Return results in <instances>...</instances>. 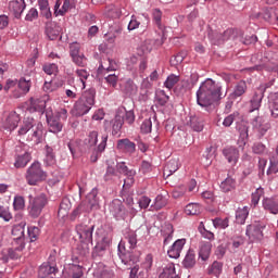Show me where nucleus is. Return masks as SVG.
Wrapping results in <instances>:
<instances>
[{"mask_svg": "<svg viewBox=\"0 0 278 278\" xmlns=\"http://www.w3.org/2000/svg\"><path fill=\"white\" fill-rule=\"evenodd\" d=\"M110 124L112 125V136H118L123 129V117L115 116V119L111 121Z\"/></svg>", "mask_w": 278, "mask_h": 278, "instance_id": "obj_38", "label": "nucleus"}, {"mask_svg": "<svg viewBox=\"0 0 278 278\" xmlns=\"http://www.w3.org/2000/svg\"><path fill=\"white\" fill-rule=\"evenodd\" d=\"M140 129H141L142 134H151V130H152L151 117H149L148 119H144L142 122V125L140 126Z\"/></svg>", "mask_w": 278, "mask_h": 278, "instance_id": "obj_60", "label": "nucleus"}, {"mask_svg": "<svg viewBox=\"0 0 278 278\" xmlns=\"http://www.w3.org/2000/svg\"><path fill=\"white\" fill-rule=\"evenodd\" d=\"M67 273L72 278H81V276L84 275L81 266L79 265H70Z\"/></svg>", "mask_w": 278, "mask_h": 278, "instance_id": "obj_47", "label": "nucleus"}, {"mask_svg": "<svg viewBox=\"0 0 278 278\" xmlns=\"http://www.w3.org/2000/svg\"><path fill=\"white\" fill-rule=\"evenodd\" d=\"M93 229L94 225L79 224L76 226L79 243L77 245V252L83 257L89 255L90 244H93Z\"/></svg>", "mask_w": 278, "mask_h": 278, "instance_id": "obj_3", "label": "nucleus"}, {"mask_svg": "<svg viewBox=\"0 0 278 278\" xmlns=\"http://www.w3.org/2000/svg\"><path fill=\"white\" fill-rule=\"evenodd\" d=\"M47 117V123L49 126V131H51L52 134H60V131H62L63 129V124H61L58 115H46Z\"/></svg>", "mask_w": 278, "mask_h": 278, "instance_id": "obj_21", "label": "nucleus"}, {"mask_svg": "<svg viewBox=\"0 0 278 278\" xmlns=\"http://www.w3.org/2000/svg\"><path fill=\"white\" fill-rule=\"evenodd\" d=\"M20 232L18 237H14V241L12 242V249L9 250V257L15 258V255L13 254V251H22L25 248V241H24V229L22 226H15V228L12 229V235H17Z\"/></svg>", "mask_w": 278, "mask_h": 278, "instance_id": "obj_11", "label": "nucleus"}, {"mask_svg": "<svg viewBox=\"0 0 278 278\" xmlns=\"http://www.w3.org/2000/svg\"><path fill=\"white\" fill-rule=\"evenodd\" d=\"M223 271V263L213 262L211 267H208V275L219 277Z\"/></svg>", "mask_w": 278, "mask_h": 278, "instance_id": "obj_49", "label": "nucleus"}, {"mask_svg": "<svg viewBox=\"0 0 278 278\" xmlns=\"http://www.w3.org/2000/svg\"><path fill=\"white\" fill-rule=\"evenodd\" d=\"M17 135L20 138L27 136V141H33L34 144H40L43 141L45 126L41 122H37L36 124L33 117H26L23 125L20 126Z\"/></svg>", "mask_w": 278, "mask_h": 278, "instance_id": "obj_2", "label": "nucleus"}, {"mask_svg": "<svg viewBox=\"0 0 278 278\" xmlns=\"http://www.w3.org/2000/svg\"><path fill=\"white\" fill-rule=\"evenodd\" d=\"M106 15L110 16L111 18H121L123 15V11L121 8H117L115 5H112L108 9Z\"/></svg>", "mask_w": 278, "mask_h": 278, "instance_id": "obj_53", "label": "nucleus"}, {"mask_svg": "<svg viewBox=\"0 0 278 278\" xmlns=\"http://www.w3.org/2000/svg\"><path fill=\"white\" fill-rule=\"evenodd\" d=\"M266 228L265 222H254L247 226L245 235L249 236L250 239L262 240L264 238V229Z\"/></svg>", "mask_w": 278, "mask_h": 278, "instance_id": "obj_13", "label": "nucleus"}, {"mask_svg": "<svg viewBox=\"0 0 278 278\" xmlns=\"http://www.w3.org/2000/svg\"><path fill=\"white\" fill-rule=\"evenodd\" d=\"M249 217V207L238 208L236 211V222L243 225Z\"/></svg>", "mask_w": 278, "mask_h": 278, "instance_id": "obj_42", "label": "nucleus"}, {"mask_svg": "<svg viewBox=\"0 0 278 278\" xmlns=\"http://www.w3.org/2000/svg\"><path fill=\"white\" fill-rule=\"evenodd\" d=\"M167 204V199L164 198V195L159 194L156 195V199L154 201V203L151 205L150 210L154 211V210H161L163 207H165Z\"/></svg>", "mask_w": 278, "mask_h": 278, "instance_id": "obj_45", "label": "nucleus"}, {"mask_svg": "<svg viewBox=\"0 0 278 278\" xmlns=\"http://www.w3.org/2000/svg\"><path fill=\"white\" fill-rule=\"evenodd\" d=\"M56 162L55 154L51 147H46V164L51 166L54 165Z\"/></svg>", "mask_w": 278, "mask_h": 278, "instance_id": "obj_51", "label": "nucleus"}, {"mask_svg": "<svg viewBox=\"0 0 278 278\" xmlns=\"http://www.w3.org/2000/svg\"><path fill=\"white\" fill-rule=\"evenodd\" d=\"M97 90L90 88L84 92V94L78 99L72 110V114L75 116H84L89 113V111L96 104Z\"/></svg>", "mask_w": 278, "mask_h": 278, "instance_id": "obj_4", "label": "nucleus"}, {"mask_svg": "<svg viewBox=\"0 0 278 278\" xmlns=\"http://www.w3.org/2000/svg\"><path fill=\"white\" fill-rule=\"evenodd\" d=\"M30 161H31V154L28 152H25L24 154H20V156L16 157V162L14 163V166L16 168L25 167Z\"/></svg>", "mask_w": 278, "mask_h": 278, "instance_id": "obj_40", "label": "nucleus"}, {"mask_svg": "<svg viewBox=\"0 0 278 278\" xmlns=\"http://www.w3.org/2000/svg\"><path fill=\"white\" fill-rule=\"evenodd\" d=\"M248 89L247 83L244 80H239V83L233 87V92L230 94V99L236 100L241 98Z\"/></svg>", "mask_w": 278, "mask_h": 278, "instance_id": "obj_30", "label": "nucleus"}, {"mask_svg": "<svg viewBox=\"0 0 278 278\" xmlns=\"http://www.w3.org/2000/svg\"><path fill=\"white\" fill-rule=\"evenodd\" d=\"M138 239L137 233L135 231H128L124 239L119 241L118 250H119V257L122 258L124 264H128L129 261L136 263V257L131 256L130 250L137 247Z\"/></svg>", "mask_w": 278, "mask_h": 278, "instance_id": "obj_5", "label": "nucleus"}, {"mask_svg": "<svg viewBox=\"0 0 278 278\" xmlns=\"http://www.w3.org/2000/svg\"><path fill=\"white\" fill-rule=\"evenodd\" d=\"M223 154L230 165L232 166L237 165V162L240 157V152L237 150V148H233V147L225 148V150L223 151Z\"/></svg>", "mask_w": 278, "mask_h": 278, "instance_id": "obj_24", "label": "nucleus"}, {"mask_svg": "<svg viewBox=\"0 0 278 278\" xmlns=\"http://www.w3.org/2000/svg\"><path fill=\"white\" fill-rule=\"evenodd\" d=\"M263 208L270 214H278V198L263 199Z\"/></svg>", "mask_w": 278, "mask_h": 278, "instance_id": "obj_27", "label": "nucleus"}, {"mask_svg": "<svg viewBox=\"0 0 278 278\" xmlns=\"http://www.w3.org/2000/svg\"><path fill=\"white\" fill-rule=\"evenodd\" d=\"M116 169L124 176H126L127 178L124 179V184H123V188H130L131 186H134L135 182V176L137 175L136 169L134 168H128L126 166L125 162H121L116 164Z\"/></svg>", "mask_w": 278, "mask_h": 278, "instance_id": "obj_12", "label": "nucleus"}, {"mask_svg": "<svg viewBox=\"0 0 278 278\" xmlns=\"http://www.w3.org/2000/svg\"><path fill=\"white\" fill-rule=\"evenodd\" d=\"M46 22V35L49 37L50 40H55V38L60 35V27L56 26L51 18Z\"/></svg>", "mask_w": 278, "mask_h": 278, "instance_id": "obj_28", "label": "nucleus"}, {"mask_svg": "<svg viewBox=\"0 0 278 278\" xmlns=\"http://www.w3.org/2000/svg\"><path fill=\"white\" fill-rule=\"evenodd\" d=\"M38 7L41 16H43L46 20H52V12L49 5V0H38Z\"/></svg>", "mask_w": 278, "mask_h": 278, "instance_id": "obj_33", "label": "nucleus"}, {"mask_svg": "<svg viewBox=\"0 0 278 278\" xmlns=\"http://www.w3.org/2000/svg\"><path fill=\"white\" fill-rule=\"evenodd\" d=\"M109 26H110V28H109L108 34L113 35L114 38H116L123 31V28H122L121 24H118V23H112V24H109Z\"/></svg>", "mask_w": 278, "mask_h": 278, "instance_id": "obj_54", "label": "nucleus"}, {"mask_svg": "<svg viewBox=\"0 0 278 278\" xmlns=\"http://www.w3.org/2000/svg\"><path fill=\"white\" fill-rule=\"evenodd\" d=\"M47 173L41 168L39 162H34L31 166L27 168L25 179L28 186H38L39 182L45 181Z\"/></svg>", "mask_w": 278, "mask_h": 278, "instance_id": "obj_6", "label": "nucleus"}, {"mask_svg": "<svg viewBox=\"0 0 278 278\" xmlns=\"http://www.w3.org/2000/svg\"><path fill=\"white\" fill-rule=\"evenodd\" d=\"M178 83H179V75L172 74V75H168L167 79L165 80L164 87L170 90Z\"/></svg>", "mask_w": 278, "mask_h": 278, "instance_id": "obj_52", "label": "nucleus"}, {"mask_svg": "<svg viewBox=\"0 0 278 278\" xmlns=\"http://www.w3.org/2000/svg\"><path fill=\"white\" fill-rule=\"evenodd\" d=\"M233 37L232 28H228L226 31H218V30H208V40L214 46H220L223 42L230 40Z\"/></svg>", "mask_w": 278, "mask_h": 278, "instance_id": "obj_10", "label": "nucleus"}, {"mask_svg": "<svg viewBox=\"0 0 278 278\" xmlns=\"http://www.w3.org/2000/svg\"><path fill=\"white\" fill-rule=\"evenodd\" d=\"M13 207L15 210H23L25 207V199L23 198V195H15Z\"/></svg>", "mask_w": 278, "mask_h": 278, "instance_id": "obj_61", "label": "nucleus"}, {"mask_svg": "<svg viewBox=\"0 0 278 278\" xmlns=\"http://www.w3.org/2000/svg\"><path fill=\"white\" fill-rule=\"evenodd\" d=\"M159 278H179L175 269V263H168L163 267Z\"/></svg>", "mask_w": 278, "mask_h": 278, "instance_id": "obj_29", "label": "nucleus"}, {"mask_svg": "<svg viewBox=\"0 0 278 278\" xmlns=\"http://www.w3.org/2000/svg\"><path fill=\"white\" fill-rule=\"evenodd\" d=\"M211 251H212V243H210V241H205V242L201 243L199 257L202 261H206L211 255Z\"/></svg>", "mask_w": 278, "mask_h": 278, "instance_id": "obj_39", "label": "nucleus"}, {"mask_svg": "<svg viewBox=\"0 0 278 278\" xmlns=\"http://www.w3.org/2000/svg\"><path fill=\"white\" fill-rule=\"evenodd\" d=\"M31 87L30 80H26L25 78H21L17 84V89L12 91L13 98H22L24 94L28 93Z\"/></svg>", "mask_w": 278, "mask_h": 278, "instance_id": "obj_16", "label": "nucleus"}, {"mask_svg": "<svg viewBox=\"0 0 278 278\" xmlns=\"http://www.w3.org/2000/svg\"><path fill=\"white\" fill-rule=\"evenodd\" d=\"M187 243L186 239H178L168 250L169 258H179L181 251L184 250V245Z\"/></svg>", "mask_w": 278, "mask_h": 278, "instance_id": "obj_20", "label": "nucleus"}, {"mask_svg": "<svg viewBox=\"0 0 278 278\" xmlns=\"http://www.w3.org/2000/svg\"><path fill=\"white\" fill-rule=\"evenodd\" d=\"M254 131L258 134V138H264L270 129V124H265L264 117L257 115L251 121Z\"/></svg>", "mask_w": 278, "mask_h": 278, "instance_id": "obj_14", "label": "nucleus"}, {"mask_svg": "<svg viewBox=\"0 0 278 278\" xmlns=\"http://www.w3.org/2000/svg\"><path fill=\"white\" fill-rule=\"evenodd\" d=\"M237 129L240 134V139H242L243 141L249 139V127L247 125H238Z\"/></svg>", "mask_w": 278, "mask_h": 278, "instance_id": "obj_59", "label": "nucleus"}, {"mask_svg": "<svg viewBox=\"0 0 278 278\" xmlns=\"http://www.w3.org/2000/svg\"><path fill=\"white\" fill-rule=\"evenodd\" d=\"M271 173H278V156L276 154L270 157V167L267 169V175H270Z\"/></svg>", "mask_w": 278, "mask_h": 278, "instance_id": "obj_57", "label": "nucleus"}, {"mask_svg": "<svg viewBox=\"0 0 278 278\" xmlns=\"http://www.w3.org/2000/svg\"><path fill=\"white\" fill-rule=\"evenodd\" d=\"M169 96H167L164 90L159 91L156 94V101L160 103V105L167 104Z\"/></svg>", "mask_w": 278, "mask_h": 278, "instance_id": "obj_63", "label": "nucleus"}, {"mask_svg": "<svg viewBox=\"0 0 278 278\" xmlns=\"http://www.w3.org/2000/svg\"><path fill=\"white\" fill-rule=\"evenodd\" d=\"M213 226L218 229H226L229 227V218H215L213 219Z\"/></svg>", "mask_w": 278, "mask_h": 278, "instance_id": "obj_55", "label": "nucleus"}, {"mask_svg": "<svg viewBox=\"0 0 278 278\" xmlns=\"http://www.w3.org/2000/svg\"><path fill=\"white\" fill-rule=\"evenodd\" d=\"M49 200L45 193L35 195V198H33V195H29V216H31L33 218L40 217V214L42 213L43 208L47 206Z\"/></svg>", "mask_w": 278, "mask_h": 278, "instance_id": "obj_8", "label": "nucleus"}, {"mask_svg": "<svg viewBox=\"0 0 278 278\" xmlns=\"http://www.w3.org/2000/svg\"><path fill=\"white\" fill-rule=\"evenodd\" d=\"M117 150L131 155L136 151V143L130 141L129 138H123L117 141Z\"/></svg>", "mask_w": 278, "mask_h": 278, "instance_id": "obj_22", "label": "nucleus"}, {"mask_svg": "<svg viewBox=\"0 0 278 278\" xmlns=\"http://www.w3.org/2000/svg\"><path fill=\"white\" fill-rule=\"evenodd\" d=\"M123 92L126 93L128 97H134L138 93V87L132 79L126 80V83L123 85Z\"/></svg>", "mask_w": 278, "mask_h": 278, "instance_id": "obj_35", "label": "nucleus"}, {"mask_svg": "<svg viewBox=\"0 0 278 278\" xmlns=\"http://www.w3.org/2000/svg\"><path fill=\"white\" fill-rule=\"evenodd\" d=\"M190 126L194 131H202L204 129L203 121L198 116L190 117Z\"/></svg>", "mask_w": 278, "mask_h": 278, "instance_id": "obj_46", "label": "nucleus"}, {"mask_svg": "<svg viewBox=\"0 0 278 278\" xmlns=\"http://www.w3.org/2000/svg\"><path fill=\"white\" fill-rule=\"evenodd\" d=\"M26 9L25 0H12L9 2V11L15 16V18H20L23 14V11Z\"/></svg>", "mask_w": 278, "mask_h": 278, "instance_id": "obj_19", "label": "nucleus"}, {"mask_svg": "<svg viewBox=\"0 0 278 278\" xmlns=\"http://www.w3.org/2000/svg\"><path fill=\"white\" fill-rule=\"evenodd\" d=\"M97 195V189H92L90 193L87 195V201L89 202L91 207L96 206V204L98 203Z\"/></svg>", "mask_w": 278, "mask_h": 278, "instance_id": "obj_62", "label": "nucleus"}, {"mask_svg": "<svg viewBox=\"0 0 278 278\" xmlns=\"http://www.w3.org/2000/svg\"><path fill=\"white\" fill-rule=\"evenodd\" d=\"M71 7V0H56L54 5V15L55 16H63L68 12Z\"/></svg>", "mask_w": 278, "mask_h": 278, "instance_id": "obj_26", "label": "nucleus"}, {"mask_svg": "<svg viewBox=\"0 0 278 278\" xmlns=\"http://www.w3.org/2000/svg\"><path fill=\"white\" fill-rule=\"evenodd\" d=\"M162 16H163V12L160 11V9H153L152 17H153V21L156 23V26L159 27V29H162Z\"/></svg>", "mask_w": 278, "mask_h": 278, "instance_id": "obj_56", "label": "nucleus"}, {"mask_svg": "<svg viewBox=\"0 0 278 278\" xmlns=\"http://www.w3.org/2000/svg\"><path fill=\"white\" fill-rule=\"evenodd\" d=\"M72 208V203L68 199L62 200L60 207L58 210V217L64 219L68 217L70 210Z\"/></svg>", "mask_w": 278, "mask_h": 278, "instance_id": "obj_32", "label": "nucleus"}, {"mask_svg": "<svg viewBox=\"0 0 278 278\" xmlns=\"http://www.w3.org/2000/svg\"><path fill=\"white\" fill-rule=\"evenodd\" d=\"M269 110L271 118H278V93H270Z\"/></svg>", "mask_w": 278, "mask_h": 278, "instance_id": "obj_34", "label": "nucleus"}, {"mask_svg": "<svg viewBox=\"0 0 278 278\" xmlns=\"http://www.w3.org/2000/svg\"><path fill=\"white\" fill-rule=\"evenodd\" d=\"M233 123L240 124L241 123V115L239 112H233V114H230L224 118L223 125L226 127L231 126Z\"/></svg>", "mask_w": 278, "mask_h": 278, "instance_id": "obj_41", "label": "nucleus"}, {"mask_svg": "<svg viewBox=\"0 0 278 278\" xmlns=\"http://www.w3.org/2000/svg\"><path fill=\"white\" fill-rule=\"evenodd\" d=\"M20 121H21L20 114H17V112H15V111H12L5 117V119L3 122V128L12 131L15 128H17Z\"/></svg>", "mask_w": 278, "mask_h": 278, "instance_id": "obj_18", "label": "nucleus"}, {"mask_svg": "<svg viewBox=\"0 0 278 278\" xmlns=\"http://www.w3.org/2000/svg\"><path fill=\"white\" fill-rule=\"evenodd\" d=\"M98 131L93 130V131H90L88 138H87V141H88V144L90 147H96L97 146V142H98Z\"/></svg>", "mask_w": 278, "mask_h": 278, "instance_id": "obj_64", "label": "nucleus"}, {"mask_svg": "<svg viewBox=\"0 0 278 278\" xmlns=\"http://www.w3.org/2000/svg\"><path fill=\"white\" fill-rule=\"evenodd\" d=\"M237 187L236 179L231 177H227L224 181L220 184V190L225 193L233 191Z\"/></svg>", "mask_w": 278, "mask_h": 278, "instance_id": "obj_36", "label": "nucleus"}, {"mask_svg": "<svg viewBox=\"0 0 278 278\" xmlns=\"http://www.w3.org/2000/svg\"><path fill=\"white\" fill-rule=\"evenodd\" d=\"M182 265L187 269L194 268L197 265V254L194 250H189L187 254L185 255V260L182 261Z\"/></svg>", "mask_w": 278, "mask_h": 278, "instance_id": "obj_31", "label": "nucleus"}, {"mask_svg": "<svg viewBox=\"0 0 278 278\" xmlns=\"http://www.w3.org/2000/svg\"><path fill=\"white\" fill-rule=\"evenodd\" d=\"M30 105L35 111H43L47 108L46 99H31Z\"/></svg>", "mask_w": 278, "mask_h": 278, "instance_id": "obj_48", "label": "nucleus"}, {"mask_svg": "<svg viewBox=\"0 0 278 278\" xmlns=\"http://www.w3.org/2000/svg\"><path fill=\"white\" fill-rule=\"evenodd\" d=\"M56 265H50V263H43L38 271L39 278H56Z\"/></svg>", "mask_w": 278, "mask_h": 278, "instance_id": "obj_17", "label": "nucleus"}, {"mask_svg": "<svg viewBox=\"0 0 278 278\" xmlns=\"http://www.w3.org/2000/svg\"><path fill=\"white\" fill-rule=\"evenodd\" d=\"M220 99V86L212 79H206L197 91V103L208 108Z\"/></svg>", "mask_w": 278, "mask_h": 278, "instance_id": "obj_1", "label": "nucleus"}, {"mask_svg": "<svg viewBox=\"0 0 278 278\" xmlns=\"http://www.w3.org/2000/svg\"><path fill=\"white\" fill-rule=\"evenodd\" d=\"M185 213L188 216H197L198 214L201 213V206L198 203H189L188 205H186L185 207Z\"/></svg>", "mask_w": 278, "mask_h": 278, "instance_id": "obj_43", "label": "nucleus"}, {"mask_svg": "<svg viewBox=\"0 0 278 278\" xmlns=\"http://www.w3.org/2000/svg\"><path fill=\"white\" fill-rule=\"evenodd\" d=\"M165 238H164V244H167L170 242L173 235H174V226L172 224H166L164 226V229L162 230Z\"/></svg>", "mask_w": 278, "mask_h": 278, "instance_id": "obj_50", "label": "nucleus"}, {"mask_svg": "<svg viewBox=\"0 0 278 278\" xmlns=\"http://www.w3.org/2000/svg\"><path fill=\"white\" fill-rule=\"evenodd\" d=\"M110 212L115 218L124 219L126 216V208L124 207L122 200H118V199L113 200L112 203L110 204Z\"/></svg>", "mask_w": 278, "mask_h": 278, "instance_id": "obj_15", "label": "nucleus"}, {"mask_svg": "<svg viewBox=\"0 0 278 278\" xmlns=\"http://www.w3.org/2000/svg\"><path fill=\"white\" fill-rule=\"evenodd\" d=\"M97 244L92 251V257H102L105 254V250L109 248L112 238L109 235H105V229L98 228L96 231Z\"/></svg>", "mask_w": 278, "mask_h": 278, "instance_id": "obj_7", "label": "nucleus"}, {"mask_svg": "<svg viewBox=\"0 0 278 278\" xmlns=\"http://www.w3.org/2000/svg\"><path fill=\"white\" fill-rule=\"evenodd\" d=\"M70 56L72 61L79 67L87 66V58L86 54L81 53V43L72 42L70 43Z\"/></svg>", "mask_w": 278, "mask_h": 278, "instance_id": "obj_9", "label": "nucleus"}, {"mask_svg": "<svg viewBox=\"0 0 278 278\" xmlns=\"http://www.w3.org/2000/svg\"><path fill=\"white\" fill-rule=\"evenodd\" d=\"M179 169V164L178 161L175 159H172L168 163L165 164L164 166V176H172L173 173L177 172Z\"/></svg>", "mask_w": 278, "mask_h": 278, "instance_id": "obj_37", "label": "nucleus"}, {"mask_svg": "<svg viewBox=\"0 0 278 278\" xmlns=\"http://www.w3.org/2000/svg\"><path fill=\"white\" fill-rule=\"evenodd\" d=\"M265 191L263 188H257L255 192L252 193V200L251 202L256 206L258 204L261 198L264 195Z\"/></svg>", "mask_w": 278, "mask_h": 278, "instance_id": "obj_58", "label": "nucleus"}, {"mask_svg": "<svg viewBox=\"0 0 278 278\" xmlns=\"http://www.w3.org/2000/svg\"><path fill=\"white\" fill-rule=\"evenodd\" d=\"M76 75H77V79H76V84L74 85L75 90H77V88L79 89H86V81L89 78V73L87 70H76Z\"/></svg>", "mask_w": 278, "mask_h": 278, "instance_id": "obj_25", "label": "nucleus"}, {"mask_svg": "<svg viewBox=\"0 0 278 278\" xmlns=\"http://www.w3.org/2000/svg\"><path fill=\"white\" fill-rule=\"evenodd\" d=\"M264 98V90L260 89L255 91L254 96L250 100V113L257 111L262 108V100Z\"/></svg>", "mask_w": 278, "mask_h": 278, "instance_id": "obj_23", "label": "nucleus"}, {"mask_svg": "<svg viewBox=\"0 0 278 278\" xmlns=\"http://www.w3.org/2000/svg\"><path fill=\"white\" fill-rule=\"evenodd\" d=\"M116 68L117 66L113 62V60L108 59L104 62L100 63L98 71L115 72Z\"/></svg>", "mask_w": 278, "mask_h": 278, "instance_id": "obj_44", "label": "nucleus"}]
</instances>
